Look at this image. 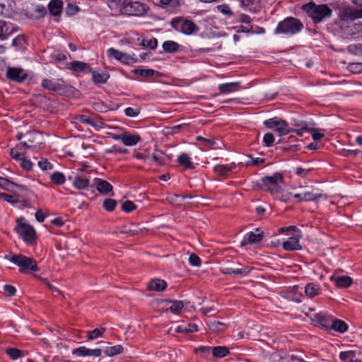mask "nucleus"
<instances>
[{
  "instance_id": "13d9d810",
  "label": "nucleus",
  "mask_w": 362,
  "mask_h": 362,
  "mask_svg": "<svg viewBox=\"0 0 362 362\" xmlns=\"http://www.w3.org/2000/svg\"><path fill=\"white\" fill-rule=\"evenodd\" d=\"M211 347L209 346H201L198 349H195L197 353H200L202 357L206 358L208 355L211 353Z\"/></svg>"
},
{
  "instance_id": "f704fd0d",
  "label": "nucleus",
  "mask_w": 362,
  "mask_h": 362,
  "mask_svg": "<svg viewBox=\"0 0 362 362\" xmlns=\"http://www.w3.org/2000/svg\"><path fill=\"white\" fill-rule=\"evenodd\" d=\"M6 353L13 360H16L24 356L23 351L16 348H8L6 350Z\"/></svg>"
},
{
  "instance_id": "338daca9",
  "label": "nucleus",
  "mask_w": 362,
  "mask_h": 362,
  "mask_svg": "<svg viewBox=\"0 0 362 362\" xmlns=\"http://www.w3.org/2000/svg\"><path fill=\"white\" fill-rule=\"evenodd\" d=\"M361 151L359 150H349V149H342L341 155L343 156H356L359 154Z\"/></svg>"
},
{
  "instance_id": "20e7f679",
  "label": "nucleus",
  "mask_w": 362,
  "mask_h": 362,
  "mask_svg": "<svg viewBox=\"0 0 362 362\" xmlns=\"http://www.w3.org/2000/svg\"><path fill=\"white\" fill-rule=\"evenodd\" d=\"M6 259H9L13 264L18 265L20 269L19 271L23 273H26L28 271L37 272L39 268L37 265L36 261L33 259L26 257L23 255H12L11 256L6 255Z\"/></svg>"
},
{
  "instance_id": "a211bd4d",
  "label": "nucleus",
  "mask_w": 362,
  "mask_h": 362,
  "mask_svg": "<svg viewBox=\"0 0 362 362\" xmlns=\"http://www.w3.org/2000/svg\"><path fill=\"white\" fill-rule=\"evenodd\" d=\"M63 2L62 0H52L48 4L50 13L53 16H59L62 13Z\"/></svg>"
},
{
  "instance_id": "69168bd1",
  "label": "nucleus",
  "mask_w": 362,
  "mask_h": 362,
  "mask_svg": "<svg viewBox=\"0 0 362 362\" xmlns=\"http://www.w3.org/2000/svg\"><path fill=\"white\" fill-rule=\"evenodd\" d=\"M218 10L223 14L230 16L233 15V12L228 5L223 4L218 6Z\"/></svg>"
},
{
  "instance_id": "09e8293b",
  "label": "nucleus",
  "mask_w": 362,
  "mask_h": 362,
  "mask_svg": "<svg viewBox=\"0 0 362 362\" xmlns=\"http://www.w3.org/2000/svg\"><path fill=\"white\" fill-rule=\"evenodd\" d=\"M122 54V52H120L115 48H110L107 51V54L109 57H113L118 61H120Z\"/></svg>"
},
{
  "instance_id": "5701e85b",
  "label": "nucleus",
  "mask_w": 362,
  "mask_h": 362,
  "mask_svg": "<svg viewBox=\"0 0 362 362\" xmlns=\"http://www.w3.org/2000/svg\"><path fill=\"white\" fill-rule=\"evenodd\" d=\"M177 162L181 166L185 168L193 169L194 168L191 158L187 153H183L180 154L177 158Z\"/></svg>"
},
{
  "instance_id": "79ce46f5",
  "label": "nucleus",
  "mask_w": 362,
  "mask_h": 362,
  "mask_svg": "<svg viewBox=\"0 0 362 362\" xmlns=\"http://www.w3.org/2000/svg\"><path fill=\"white\" fill-rule=\"evenodd\" d=\"M0 197L2 198L6 202L11 203V204H15L19 201V195L17 194H8L6 193H1Z\"/></svg>"
},
{
  "instance_id": "473e14b6",
  "label": "nucleus",
  "mask_w": 362,
  "mask_h": 362,
  "mask_svg": "<svg viewBox=\"0 0 362 362\" xmlns=\"http://www.w3.org/2000/svg\"><path fill=\"white\" fill-rule=\"evenodd\" d=\"M123 350L124 349L122 346L115 345L113 346L106 347V349L104 350V353L107 356H113L122 353Z\"/></svg>"
},
{
  "instance_id": "f8f14e48",
  "label": "nucleus",
  "mask_w": 362,
  "mask_h": 362,
  "mask_svg": "<svg viewBox=\"0 0 362 362\" xmlns=\"http://www.w3.org/2000/svg\"><path fill=\"white\" fill-rule=\"evenodd\" d=\"M15 187H18L22 194L26 195V192H28L26 186L16 184L7 178L0 177V187L4 190L13 192Z\"/></svg>"
},
{
  "instance_id": "0e129e2a",
  "label": "nucleus",
  "mask_w": 362,
  "mask_h": 362,
  "mask_svg": "<svg viewBox=\"0 0 362 362\" xmlns=\"http://www.w3.org/2000/svg\"><path fill=\"white\" fill-rule=\"evenodd\" d=\"M223 325H224V324L222 322L214 321V322H211L209 325V327L211 331L217 332L221 331L220 327L223 326Z\"/></svg>"
},
{
  "instance_id": "7c9ffc66",
  "label": "nucleus",
  "mask_w": 362,
  "mask_h": 362,
  "mask_svg": "<svg viewBox=\"0 0 362 362\" xmlns=\"http://www.w3.org/2000/svg\"><path fill=\"white\" fill-rule=\"evenodd\" d=\"M163 48L166 52L174 53L178 50L179 45L174 41L168 40L163 42Z\"/></svg>"
},
{
  "instance_id": "4d7b16f0",
  "label": "nucleus",
  "mask_w": 362,
  "mask_h": 362,
  "mask_svg": "<svg viewBox=\"0 0 362 362\" xmlns=\"http://www.w3.org/2000/svg\"><path fill=\"white\" fill-rule=\"evenodd\" d=\"M37 165L43 170H51L53 168L52 164H51L47 159L38 161Z\"/></svg>"
},
{
  "instance_id": "3c124183",
  "label": "nucleus",
  "mask_w": 362,
  "mask_h": 362,
  "mask_svg": "<svg viewBox=\"0 0 362 362\" xmlns=\"http://www.w3.org/2000/svg\"><path fill=\"white\" fill-rule=\"evenodd\" d=\"M142 45L145 46V47H148L150 49H154L156 48V47L158 45V40L154 37H153L150 40H144L142 42Z\"/></svg>"
},
{
  "instance_id": "49530a36",
  "label": "nucleus",
  "mask_w": 362,
  "mask_h": 362,
  "mask_svg": "<svg viewBox=\"0 0 362 362\" xmlns=\"http://www.w3.org/2000/svg\"><path fill=\"white\" fill-rule=\"evenodd\" d=\"M117 202L112 199H107L103 202V206L107 211H112L115 209Z\"/></svg>"
},
{
  "instance_id": "6e6552de",
  "label": "nucleus",
  "mask_w": 362,
  "mask_h": 362,
  "mask_svg": "<svg viewBox=\"0 0 362 362\" xmlns=\"http://www.w3.org/2000/svg\"><path fill=\"white\" fill-rule=\"evenodd\" d=\"M173 28L178 30L180 25V31L185 35H192L199 30L198 26L190 20L173 19L171 22Z\"/></svg>"
},
{
  "instance_id": "de8ad7c7",
  "label": "nucleus",
  "mask_w": 362,
  "mask_h": 362,
  "mask_svg": "<svg viewBox=\"0 0 362 362\" xmlns=\"http://www.w3.org/2000/svg\"><path fill=\"white\" fill-rule=\"evenodd\" d=\"M136 209V204L129 200L125 201L122 205V209L125 212H131Z\"/></svg>"
},
{
  "instance_id": "1a4fd4ad",
  "label": "nucleus",
  "mask_w": 362,
  "mask_h": 362,
  "mask_svg": "<svg viewBox=\"0 0 362 362\" xmlns=\"http://www.w3.org/2000/svg\"><path fill=\"white\" fill-rule=\"evenodd\" d=\"M235 265H240V263L235 262L232 264H226L221 268V272L224 274H234L242 276L247 275L250 272V269L247 267L239 268L235 267Z\"/></svg>"
},
{
  "instance_id": "58836bf2",
  "label": "nucleus",
  "mask_w": 362,
  "mask_h": 362,
  "mask_svg": "<svg viewBox=\"0 0 362 362\" xmlns=\"http://www.w3.org/2000/svg\"><path fill=\"white\" fill-rule=\"evenodd\" d=\"M168 302L171 303L169 310L173 313H178L184 307L181 300H168Z\"/></svg>"
},
{
  "instance_id": "4be33fe9",
  "label": "nucleus",
  "mask_w": 362,
  "mask_h": 362,
  "mask_svg": "<svg viewBox=\"0 0 362 362\" xmlns=\"http://www.w3.org/2000/svg\"><path fill=\"white\" fill-rule=\"evenodd\" d=\"M69 66L70 69L75 72H81L86 69H88L89 71H92V69L90 67V66L83 62L74 61L69 64Z\"/></svg>"
},
{
  "instance_id": "37998d69",
  "label": "nucleus",
  "mask_w": 362,
  "mask_h": 362,
  "mask_svg": "<svg viewBox=\"0 0 362 362\" xmlns=\"http://www.w3.org/2000/svg\"><path fill=\"white\" fill-rule=\"evenodd\" d=\"M141 112V107L139 106L136 105L135 107H127L124 110V113L127 117H135L138 116Z\"/></svg>"
},
{
  "instance_id": "864d4df0",
  "label": "nucleus",
  "mask_w": 362,
  "mask_h": 362,
  "mask_svg": "<svg viewBox=\"0 0 362 362\" xmlns=\"http://www.w3.org/2000/svg\"><path fill=\"white\" fill-rule=\"evenodd\" d=\"M120 62L124 64L134 63L136 62V59L132 57L130 54L122 52Z\"/></svg>"
},
{
  "instance_id": "e2e57ef3",
  "label": "nucleus",
  "mask_w": 362,
  "mask_h": 362,
  "mask_svg": "<svg viewBox=\"0 0 362 362\" xmlns=\"http://www.w3.org/2000/svg\"><path fill=\"white\" fill-rule=\"evenodd\" d=\"M78 119L79 122L83 124H86L88 125L94 126V122L88 116L81 115L78 117Z\"/></svg>"
},
{
  "instance_id": "bb28decb",
  "label": "nucleus",
  "mask_w": 362,
  "mask_h": 362,
  "mask_svg": "<svg viewBox=\"0 0 362 362\" xmlns=\"http://www.w3.org/2000/svg\"><path fill=\"white\" fill-rule=\"evenodd\" d=\"M238 86V82L223 83L218 86V90L221 93H229L235 91Z\"/></svg>"
},
{
  "instance_id": "412c9836",
  "label": "nucleus",
  "mask_w": 362,
  "mask_h": 362,
  "mask_svg": "<svg viewBox=\"0 0 362 362\" xmlns=\"http://www.w3.org/2000/svg\"><path fill=\"white\" fill-rule=\"evenodd\" d=\"M73 185L78 189H86L89 186V180L81 175H76L73 181Z\"/></svg>"
},
{
  "instance_id": "72a5a7b5",
  "label": "nucleus",
  "mask_w": 362,
  "mask_h": 362,
  "mask_svg": "<svg viewBox=\"0 0 362 362\" xmlns=\"http://www.w3.org/2000/svg\"><path fill=\"white\" fill-rule=\"evenodd\" d=\"M12 45L13 47H15L16 48V50H18V51L22 52V51H24L26 48L25 40L21 35H18L15 39H13Z\"/></svg>"
},
{
  "instance_id": "f257e3e1",
  "label": "nucleus",
  "mask_w": 362,
  "mask_h": 362,
  "mask_svg": "<svg viewBox=\"0 0 362 362\" xmlns=\"http://www.w3.org/2000/svg\"><path fill=\"white\" fill-rule=\"evenodd\" d=\"M108 6L112 11L129 16H141L147 11L146 4L132 0H110Z\"/></svg>"
},
{
  "instance_id": "2eb2a0df",
  "label": "nucleus",
  "mask_w": 362,
  "mask_h": 362,
  "mask_svg": "<svg viewBox=\"0 0 362 362\" xmlns=\"http://www.w3.org/2000/svg\"><path fill=\"white\" fill-rule=\"evenodd\" d=\"M362 18V8L348 7L342 11V19L345 21L356 20Z\"/></svg>"
},
{
  "instance_id": "2f4dec72",
  "label": "nucleus",
  "mask_w": 362,
  "mask_h": 362,
  "mask_svg": "<svg viewBox=\"0 0 362 362\" xmlns=\"http://www.w3.org/2000/svg\"><path fill=\"white\" fill-rule=\"evenodd\" d=\"M97 189L101 193L106 194L112 190V186L105 180H98Z\"/></svg>"
},
{
  "instance_id": "9b49d317",
  "label": "nucleus",
  "mask_w": 362,
  "mask_h": 362,
  "mask_svg": "<svg viewBox=\"0 0 362 362\" xmlns=\"http://www.w3.org/2000/svg\"><path fill=\"white\" fill-rule=\"evenodd\" d=\"M28 76V74L22 68L8 67L6 77L11 81L22 83Z\"/></svg>"
},
{
  "instance_id": "a19ab883",
  "label": "nucleus",
  "mask_w": 362,
  "mask_h": 362,
  "mask_svg": "<svg viewBox=\"0 0 362 362\" xmlns=\"http://www.w3.org/2000/svg\"><path fill=\"white\" fill-rule=\"evenodd\" d=\"M162 7L167 8H175L180 6L179 0H160Z\"/></svg>"
},
{
  "instance_id": "c03bdc74",
  "label": "nucleus",
  "mask_w": 362,
  "mask_h": 362,
  "mask_svg": "<svg viewBox=\"0 0 362 362\" xmlns=\"http://www.w3.org/2000/svg\"><path fill=\"white\" fill-rule=\"evenodd\" d=\"M105 328H95L92 331L88 332V339H94L99 337H101L103 333L105 332Z\"/></svg>"
},
{
  "instance_id": "f3484780",
  "label": "nucleus",
  "mask_w": 362,
  "mask_h": 362,
  "mask_svg": "<svg viewBox=\"0 0 362 362\" xmlns=\"http://www.w3.org/2000/svg\"><path fill=\"white\" fill-rule=\"evenodd\" d=\"M285 250L292 251L301 249L299 244V240L296 237H291L286 241L284 242L282 245Z\"/></svg>"
},
{
  "instance_id": "b1692460",
  "label": "nucleus",
  "mask_w": 362,
  "mask_h": 362,
  "mask_svg": "<svg viewBox=\"0 0 362 362\" xmlns=\"http://www.w3.org/2000/svg\"><path fill=\"white\" fill-rule=\"evenodd\" d=\"M141 230V228L139 227V225L136 223H130L128 226H123L121 228V233H127L130 235H134L138 234Z\"/></svg>"
},
{
  "instance_id": "6e6d98bb",
  "label": "nucleus",
  "mask_w": 362,
  "mask_h": 362,
  "mask_svg": "<svg viewBox=\"0 0 362 362\" xmlns=\"http://www.w3.org/2000/svg\"><path fill=\"white\" fill-rule=\"evenodd\" d=\"M263 141L266 146H271L274 141V136L272 133H267L264 134Z\"/></svg>"
},
{
  "instance_id": "a18cd8bd",
  "label": "nucleus",
  "mask_w": 362,
  "mask_h": 362,
  "mask_svg": "<svg viewBox=\"0 0 362 362\" xmlns=\"http://www.w3.org/2000/svg\"><path fill=\"white\" fill-rule=\"evenodd\" d=\"M7 24L4 21H0V40H5L8 36Z\"/></svg>"
},
{
  "instance_id": "4c0bfd02",
  "label": "nucleus",
  "mask_w": 362,
  "mask_h": 362,
  "mask_svg": "<svg viewBox=\"0 0 362 362\" xmlns=\"http://www.w3.org/2000/svg\"><path fill=\"white\" fill-rule=\"evenodd\" d=\"M233 168L228 165H217L214 167V171L220 175L226 176L231 172Z\"/></svg>"
},
{
  "instance_id": "39448f33",
  "label": "nucleus",
  "mask_w": 362,
  "mask_h": 362,
  "mask_svg": "<svg viewBox=\"0 0 362 362\" xmlns=\"http://www.w3.org/2000/svg\"><path fill=\"white\" fill-rule=\"evenodd\" d=\"M15 231L20 235L28 244H33L36 239V232L33 226L25 222L24 218L16 220Z\"/></svg>"
},
{
  "instance_id": "052dcab7",
  "label": "nucleus",
  "mask_w": 362,
  "mask_h": 362,
  "mask_svg": "<svg viewBox=\"0 0 362 362\" xmlns=\"http://www.w3.org/2000/svg\"><path fill=\"white\" fill-rule=\"evenodd\" d=\"M21 166L26 170H31L33 167V163L30 160H27L25 158L23 157L20 160Z\"/></svg>"
},
{
  "instance_id": "f03ea898",
  "label": "nucleus",
  "mask_w": 362,
  "mask_h": 362,
  "mask_svg": "<svg viewBox=\"0 0 362 362\" xmlns=\"http://www.w3.org/2000/svg\"><path fill=\"white\" fill-rule=\"evenodd\" d=\"M302 10L306 12L315 23L321 22L332 14V10L327 5H316L313 2L303 5Z\"/></svg>"
},
{
  "instance_id": "a878e982",
  "label": "nucleus",
  "mask_w": 362,
  "mask_h": 362,
  "mask_svg": "<svg viewBox=\"0 0 362 362\" xmlns=\"http://www.w3.org/2000/svg\"><path fill=\"white\" fill-rule=\"evenodd\" d=\"M93 81L95 83H105L110 78V74L107 72L98 73L95 71H91Z\"/></svg>"
},
{
  "instance_id": "c9c22d12",
  "label": "nucleus",
  "mask_w": 362,
  "mask_h": 362,
  "mask_svg": "<svg viewBox=\"0 0 362 362\" xmlns=\"http://www.w3.org/2000/svg\"><path fill=\"white\" fill-rule=\"evenodd\" d=\"M302 195L303 201L305 202L315 201L325 196L321 193H313L311 192H302Z\"/></svg>"
},
{
  "instance_id": "c756f323",
  "label": "nucleus",
  "mask_w": 362,
  "mask_h": 362,
  "mask_svg": "<svg viewBox=\"0 0 362 362\" xmlns=\"http://www.w3.org/2000/svg\"><path fill=\"white\" fill-rule=\"evenodd\" d=\"M212 355L215 358H223L229 354L228 349L226 346H215L211 350Z\"/></svg>"
},
{
  "instance_id": "cd10ccee",
  "label": "nucleus",
  "mask_w": 362,
  "mask_h": 362,
  "mask_svg": "<svg viewBox=\"0 0 362 362\" xmlns=\"http://www.w3.org/2000/svg\"><path fill=\"white\" fill-rule=\"evenodd\" d=\"M320 286L317 284L310 283L305 288V292L308 297L313 298L319 294Z\"/></svg>"
},
{
  "instance_id": "aec40b11",
  "label": "nucleus",
  "mask_w": 362,
  "mask_h": 362,
  "mask_svg": "<svg viewBox=\"0 0 362 362\" xmlns=\"http://www.w3.org/2000/svg\"><path fill=\"white\" fill-rule=\"evenodd\" d=\"M141 138L139 135L131 134L128 132L123 133V141L122 143L125 146H134L137 144Z\"/></svg>"
},
{
  "instance_id": "dca6fc26",
  "label": "nucleus",
  "mask_w": 362,
  "mask_h": 362,
  "mask_svg": "<svg viewBox=\"0 0 362 362\" xmlns=\"http://www.w3.org/2000/svg\"><path fill=\"white\" fill-rule=\"evenodd\" d=\"M330 280L334 282L338 288H348L353 283L352 279L348 276H337L333 274L330 277Z\"/></svg>"
},
{
  "instance_id": "9d476101",
  "label": "nucleus",
  "mask_w": 362,
  "mask_h": 362,
  "mask_svg": "<svg viewBox=\"0 0 362 362\" xmlns=\"http://www.w3.org/2000/svg\"><path fill=\"white\" fill-rule=\"evenodd\" d=\"M42 86L50 91L59 93H62L66 88L65 83L62 79H57L56 81L48 78L43 79L42 81Z\"/></svg>"
},
{
  "instance_id": "bf43d9fd",
  "label": "nucleus",
  "mask_w": 362,
  "mask_h": 362,
  "mask_svg": "<svg viewBox=\"0 0 362 362\" xmlns=\"http://www.w3.org/2000/svg\"><path fill=\"white\" fill-rule=\"evenodd\" d=\"M197 141H202L206 146H213L216 144V141L214 139H206L203 136H197Z\"/></svg>"
},
{
  "instance_id": "e433bc0d",
  "label": "nucleus",
  "mask_w": 362,
  "mask_h": 362,
  "mask_svg": "<svg viewBox=\"0 0 362 362\" xmlns=\"http://www.w3.org/2000/svg\"><path fill=\"white\" fill-rule=\"evenodd\" d=\"M156 73V71L151 69H136L135 74L143 78H151L153 77L155 74Z\"/></svg>"
},
{
  "instance_id": "680f3d73",
  "label": "nucleus",
  "mask_w": 362,
  "mask_h": 362,
  "mask_svg": "<svg viewBox=\"0 0 362 362\" xmlns=\"http://www.w3.org/2000/svg\"><path fill=\"white\" fill-rule=\"evenodd\" d=\"M19 150H21V148H19V146H17L16 148L11 150L10 155L13 159L20 161L23 157H21V153Z\"/></svg>"
},
{
  "instance_id": "0eeeda50",
  "label": "nucleus",
  "mask_w": 362,
  "mask_h": 362,
  "mask_svg": "<svg viewBox=\"0 0 362 362\" xmlns=\"http://www.w3.org/2000/svg\"><path fill=\"white\" fill-rule=\"evenodd\" d=\"M264 124L269 129L276 130L280 135H286L291 132V129L288 127V123L279 117H273L265 120Z\"/></svg>"
},
{
  "instance_id": "393cba45",
  "label": "nucleus",
  "mask_w": 362,
  "mask_h": 362,
  "mask_svg": "<svg viewBox=\"0 0 362 362\" xmlns=\"http://www.w3.org/2000/svg\"><path fill=\"white\" fill-rule=\"evenodd\" d=\"M331 328L336 332L344 333L347 331L348 325L343 320L335 319L332 322Z\"/></svg>"
},
{
  "instance_id": "423d86ee",
  "label": "nucleus",
  "mask_w": 362,
  "mask_h": 362,
  "mask_svg": "<svg viewBox=\"0 0 362 362\" xmlns=\"http://www.w3.org/2000/svg\"><path fill=\"white\" fill-rule=\"evenodd\" d=\"M262 185L272 194L278 193L281 191L279 183H283L284 177L279 173H276L272 176H266L262 179Z\"/></svg>"
},
{
  "instance_id": "774afa93",
  "label": "nucleus",
  "mask_w": 362,
  "mask_h": 362,
  "mask_svg": "<svg viewBox=\"0 0 362 362\" xmlns=\"http://www.w3.org/2000/svg\"><path fill=\"white\" fill-rule=\"evenodd\" d=\"M309 132L312 133V137L315 141L320 140L325 137L324 134L317 132V130L313 128H309Z\"/></svg>"
},
{
  "instance_id": "5fc2aeb1",
  "label": "nucleus",
  "mask_w": 362,
  "mask_h": 362,
  "mask_svg": "<svg viewBox=\"0 0 362 362\" xmlns=\"http://www.w3.org/2000/svg\"><path fill=\"white\" fill-rule=\"evenodd\" d=\"M189 262L191 265L197 267L201 265L202 261L199 256L192 253L189 257Z\"/></svg>"
},
{
  "instance_id": "603ef678",
  "label": "nucleus",
  "mask_w": 362,
  "mask_h": 362,
  "mask_svg": "<svg viewBox=\"0 0 362 362\" xmlns=\"http://www.w3.org/2000/svg\"><path fill=\"white\" fill-rule=\"evenodd\" d=\"M78 11L79 8L77 6L74 5L71 3H69L66 8V13L68 16H70L75 15Z\"/></svg>"
},
{
  "instance_id": "6ab92c4d",
  "label": "nucleus",
  "mask_w": 362,
  "mask_h": 362,
  "mask_svg": "<svg viewBox=\"0 0 362 362\" xmlns=\"http://www.w3.org/2000/svg\"><path fill=\"white\" fill-rule=\"evenodd\" d=\"M167 287V283L162 279H156L151 280L148 285V290L156 291H163Z\"/></svg>"
},
{
  "instance_id": "c85d7f7f",
  "label": "nucleus",
  "mask_w": 362,
  "mask_h": 362,
  "mask_svg": "<svg viewBox=\"0 0 362 362\" xmlns=\"http://www.w3.org/2000/svg\"><path fill=\"white\" fill-rule=\"evenodd\" d=\"M30 10L36 13L35 16L33 13L30 14V17L33 18H41L47 13L46 7L42 5H33Z\"/></svg>"
},
{
  "instance_id": "ddd939ff",
  "label": "nucleus",
  "mask_w": 362,
  "mask_h": 362,
  "mask_svg": "<svg viewBox=\"0 0 362 362\" xmlns=\"http://www.w3.org/2000/svg\"><path fill=\"white\" fill-rule=\"evenodd\" d=\"M264 232L259 228H256L255 231H251L245 235L244 240L241 242V245H245L247 243H257L262 240Z\"/></svg>"
},
{
  "instance_id": "7ed1b4c3",
  "label": "nucleus",
  "mask_w": 362,
  "mask_h": 362,
  "mask_svg": "<svg viewBox=\"0 0 362 362\" xmlns=\"http://www.w3.org/2000/svg\"><path fill=\"white\" fill-rule=\"evenodd\" d=\"M303 28V24L300 20L288 17L279 23L274 30L275 34L294 35L300 31Z\"/></svg>"
},
{
  "instance_id": "8fccbe9b",
  "label": "nucleus",
  "mask_w": 362,
  "mask_h": 362,
  "mask_svg": "<svg viewBox=\"0 0 362 362\" xmlns=\"http://www.w3.org/2000/svg\"><path fill=\"white\" fill-rule=\"evenodd\" d=\"M355 352L354 351H341L339 354V358L341 361H345L347 360L354 359Z\"/></svg>"
},
{
  "instance_id": "4468645a",
  "label": "nucleus",
  "mask_w": 362,
  "mask_h": 362,
  "mask_svg": "<svg viewBox=\"0 0 362 362\" xmlns=\"http://www.w3.org/2000/svg\"><path fill=\"white\" fill-rule=\"evenodd\" d=\"M102 351L100 349H90L85 346H80L72 350V354L77 356H94L98 357L101 355Z\"/></svg>"
},
{
  "instance_id": "ea45409f",
  "label": "nucleus",
  "mask_w": 362,
  "mask_h": 362,
  "mask_svg": "<svg viewBox=\"0 0 362 362\" xmlns=\"http://www.w3.org/2000/svg\"><path fill=\"white\" fill-rule=\"evenodd\" d=\"M52 181L56 185H62L65 182V176L60 172H54L51 175Z\"/></svg>"
}]
</instances>
